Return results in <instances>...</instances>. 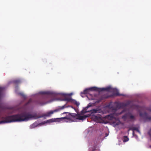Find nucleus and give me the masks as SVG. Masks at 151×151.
Instances as JSON below:
<instances>
[{
	"label": "nucleus",
	"mask_w": 151,
	"mask_h": 151,
	"mask_svg": "<svg viewBox=\"0 0 151 151\" xmlns=\"http://www.w3.org/2000/svg\"><path fill=\"white\" fill-rule=\"evenodd\" d=\"M36 113L33 114L29 112H24L21 114L16 115L7 116H4L1 117L2 120L0 121V124L15 122L27 121L32 119H36L41 117Z\"/></svg>",
	"instance_id": "nucleus-1"
},
{
	"label": "nucleus",
	"mask_w": 151,
	"mask_h": 151,
	"mask_svg": "<svg viewBox=\"0 0 151 151\" xmlns=\"http://www.w3.org/2000/svg\"><path fill=\"white\" fill-rule=\"evenodd\" d=\"M68 113L65 117H61L60 118L61 120H63L66 122H75L76 120V114L75 113L64 112L63 114Z\"/></svg>",
	"instance_id": "nucleus-2"
},
{
	"label": "nucleus",
	"mask_w": 151,
	"mask_h": 151,
	"mask_svg": "<svg viewBox=\"0 0 151 151\" xmlns=\"http://www.w3.org/2000/svg\"><path fill=\"white\" fill-rule=\"evenodd\" d=\"M112 91L114 92L115 95L117 96H122V94H120L118 91L115 89H112L110 87H107L106 88H99L97 87V91L99 92H101L103 91Z\"/></svg>",
	"instance_id": "nucleus-3"
},
{
	"label": "nucleus",
	"mask_w": 151,
	"mask_h": 151,
	"mask_svg": "<svg viewBox=\"0 0 151 151\" xmlns=\"http://www.w3.org/2000/svg\"><path fill=\"white\" fill-rule=\"evenodd\" d=\"M66 107V106L65 105L61 106H59L53 111H50L48 112L45 114V116H49L51 114H53L54 112L59 111Z\"/></svg>",
	"instance_id": "nucleus-4"
},
{
	"label": "nucleus",
	"mask_w": 151,
	"mask_h": 151,
	"mask_svg": "<svg viewBox=\"0 0 151 151\" xmlns=\"http://www.w3.org/2000/svg\"><path fill=\"white\" fill-rule=\"evenodd\" d=\"M122 118L124 121H126L127 118H129L131 120H134L135 119V116L132 115L131 113L129 112L125 114L122 116Z\"/></svg>",
	"instance_id": "nucleus-5"
},
{
	"label": "nucleus",
	"mask_w": 151,
	"mask_h": 151,
	"mask_svg": "<svg viewBox=\"0 0 151 151\" xmlns=\"http://www.w3.org/2000/svg\"><path fill=\"white\" fill-rule=\"evenodd\" d=\"M93 119L95 121L99 123H103L104 122V118L102 117L100 115L95 116L93 117Z\"/></svg>",
	"instance_id": "nucleus-6"
},
{
	"label": "nucleus",
	"mask_w": 151,
	"mask_h": 151,
	"mask_svg": "<svg viewBox=\"0 0 151 151\" xmlns=\"http://www.w3.org/2000/svg\"><path fill=\"white\" fill-rule=\"evenodd\" d=\"M97 91V87H96L86 88L85 89L83 92L81 93V94H88L91 91Z\"/></svg>",
	"instance_id": "nucleus-7"
},
{
	"label": "nucleus",
	"mask_w": 151,
	"mask_h": 151,
	"mask_svg": "<svg viewBox=\"0 0 151 151\" xmlns=\"http://www.w3.org/2000/svg\"><path fill=\"white\" fill-rule=\"evenodd\" d=\"M92 106V104H91V103L88 104V105L85 108V110L86 111V112H88L90 111L91 113H95L99 112V110L96 109H93L91 110L90 111L88 110V109L89 107H91Z\"/></svg>",
	"instance_id": "nucleus-8"
},
{
	"label": "nucleus",
	"mask_w": 151,
	"mask_h": 151,
	"mask_svg": "<svg viewBox=\"0 0 151 151\" xmlns=\"http://www.w3.org/2000/svg\"><path fill=\"white\" fill-rule=\"evenodd\" d=\"M61 94H66V96L64 99L65 101L68 102H72L73 101V100L70 97V96L73 94L72 93H70L69 94L61 93Z\"/></svg>",
	"instance_id": "nucleus-9"
},
{
	"label": "nucleus",
	"mask_w": 151,
	"mask_h": 151,
	"mask_svg": "<svg viewBox=\"0 0 151 151\" xmlns=\"http://www.w3.org/2000/svg\"><path fill=\"white\" fill-rule=\"evenodd\" d=\"M129 104V103H121L117 104V107L119 108H123L127 106Z\"/></svg>",
	"instance_id": "nucleus-10"
},
{
	"label": "nucleus",
	"mask_w": 151,
	"mask_h": 151,
	"mask_svg": "<svg viewBox=\"0 0 151 151\" xmlns=\"http://www.w3.org/2000/svg\"><path fill=\"white\" fill-rule=\"evenodd\" d=\"M53 122V121L52 120V119H49V120H48L47 121H46V122L44 121V122H43L40 123L39 124H44L46 123H47L52 122Z\"/></svg>",
	"instance_id": "nucleus-11"
},
{
	"label": "nucleus",
	"mask_w": 151,
	"mask_h": 151,
	"mask_svg": "<svg viewBox=\"0 0 151 151\" xmlns=\"http://www.w3.org/2000/svg\"><path fill=\"white\" fill-rule=\"evenodd\" d=\"M87 116H79L78 118H76V119H79L80 120H83L85 119L87 117Z\"/></svg>",
	"instance_id": "nucleus-12"
},
{
	"label": "nucleus",
	"mask_w": 151,
	"mask_h": 151,
	"mask_svg": "<svg viewBox=\"0 0 151 151\" xmlns=\"http://www.w3.org/2000/svg\"><path fill=\"white\" fill-rule=\"evenodd\" d=\"M108 118L110 120H112L114 118V115L112 114L109 115L108 116Z\"/></svg>",
	"instance_id": "nucleus-13"
},
{
	"label": "nucleus",
	"mask_w": 151,
	"mask_h": 151,
	"mask_svg": "<svg viewBox=\"0 0 151 151\" xmlns=\"http://www.w3.org/2000/svg\"><path fill=\"white\" fill-rule=\"evenodd\" d=\"M129 140L128 138L126 136H125L124 137L123 141L124 142H127Z\"/></svg>",
	"instance_id": "nucleus-14"
},
{
	"label": "nucleus",
	"mask_w": 151,
	"mask_h": 151,
	"mask_svg": "<svg viewBox=\"0 0 151 151\" xmlns=\"http://www.w3.org/2000/svg\"><path fill=\"white\" fill-rule=\"evenodd\" d=\"M41 94H50V93L49 92H41L40 93Z\"/></svg>",
	"instance_id": "nucleus-15"
},
{
	"label": "nucleus",
	"mask_w": 151,
	"mask_h": 151,
	"mask_svg": "<svg viewBox=\"0 0 151 151\" xmlns=\"http://www.w3.org/2000/svg\"><path fill=\"white\" fill-rule=\"evenodd\" d=\"M139 106L136 105H133L131 107L133 109H137L138 108Z\"/></svg>",
	"instance_id": "nucleus-16"
},
{
	"label": "nucleus",
	"mask_w": 151,
	"mask_h": 151,
	"mask_svg": "<svg viewBox=\"0 0 151 151\" xmlns=\"http://www.w3.org/2000/svg\"><path fill=\"white\" fill-rule=\"evenodd\" d=\"M20 82V81L19 80H14L13 81V82L15 84H18Z\"/></svg>",
	"instance_id": "nucleus-17"
},
{
	"label": "nucleus",
	"mask_w": 151,
	"mask_h": 151,
	"mask_svg": "<svg viewBox=\"0 0 151 151\" xmlns=\"http://www.w3.org/2000/svg\"><path fill=\"white\" fill-rule=\"evenodd\" d=\"M32 101V100L31 99H29L28 101L25 104V106H27L30 104Z\"/></svg>",
	"instance_id": "nucleus-18"
},
{
	"label": "nucleus",
	"mask_w": 151,
	"mask_h": 151,
	"mask_svg": "<svg viewBox=\"0 0 151 151\" xmlns=\"http://www.w3.org/2000/svg\"><path fill=\"white\" fill-rule=\"evenodd\" d=\"M38 104L40 105H43L45 104V103H41V102H39L38 103Z\"/></svg>",
	"instance_id": "nucleus-19"
},
{
	"label": "nucleus",
	"mask_w": 151,
	"mask_h": 151,
	"mask_svg": "<svg viewBox=\"0 0 151 151\" xmlns=\"http://www.w3.org/2000/svg\"><path fill=\"white\" fill-rule=\"evenodd\" d=\"M20 94L22 96H23V97H25V95L23 93H20Z\"/></svg>",
	"instance_id": "nucleus-20"
},
{
	"label": "nucleus",
	"mask_w": 151,
	"mask_h": 151,
	"mask_svg": "<svg viewBox=\"0 0 151 151\" xmlns=\"http://www.w3.org/2000/svg\"><path fill=\"white\" fill-rule=\"evenodd\" d=\"M147 110L151 112V108H148L147 109Z\"/></svg>",
	"instance_id": "nucleus-21"
},
{
	"label": "nucleus",
	"mask_w": 151,
	"mask_h": 151,
	"mask_svg": "<svg viewBox=\"0 0 151 151\" xmlns=\"http://www.w3.org/2000/svg\"><path fill=\"white\" fill-rule=\"evenodd\" d=\"M80 104L79 102H77L76 101V106H78Z\"/></svg>",
	"instance_id": "nucleus-22"
},
{
	"label": "nucleus",
	"mask_w": 151,
	"mask_h": 151,
	"mask_svg": "<svg viewBox=\"0 0 151 151\" xmlns=\"http://www.w3.org/2000/svg\"><path fill=\"white\" fill-rule=\"evenodd\" d=\"M137 128H136V127H134L133 128V130H136V129Z\"/></svg>",
	"instance_id": "nucleus-23"
},
{
	"label": "nucleus",
	"mask_w": 151,
	"mask_h": 151,
	"mask_svg": "<svg viewBox=\"0 0 151 151\" xmlns=\"http://www.w3.org/2000/svg\"><path fill=\"white\" fill-rule=\"evenodd\" d=\"M135 131H136L137 132H139V130L138 129V128H137L136 130Z\"/></svg>",
	"instance_id": "nucleus-24"
},
{
	"label": "nucleus",
	"mask_w": 151,
	"mask_h": 151,
	"mask_svg": "<svg viewBox=\"0 0 151 151\" xmlns=\"http://www.w3.org/2000/svg\"><path fill=\"white\" fill-rule=\"evenodd\" d=\"M123 111H122V112H121L120 113V114H122V113L123 112Z\"/></svg>",
	"instance_id": "nucleus-25"
},
{
	"label": "nucleus",
	"mask_w": 151,
	"mask_h": 151,
	"mask_svg": "<svg viewBox=\"0 0 151 151\" xmlns=\"http://www.w3.org/2000/svg\"><path fill=\"white\" fill-rule=\"evenodd\" d=\"M74 109L76 111V109L75 108H74Z\"/></svg>",
	"instance_id": "nucleus-26"
}]
</instances>
